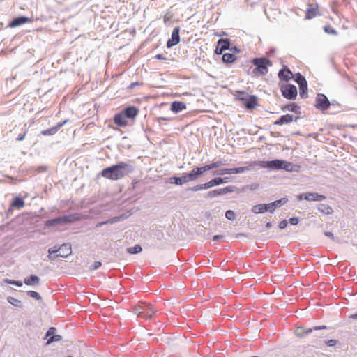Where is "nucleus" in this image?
Masks as SVG:
<instances>
[{"mask_svg": "<svg viewBox=\"0 0 357 357\" xmlns=\"http://www.w3.org/2000/svg\"><path fill=\"white\" fill-rule=\"evenodd\" d=\"M133 310L135 314L144 319L151 318L153 314L156 312L151 304L146 303H141L135 306Z\"/></svg>", "mask_w": 357, "mask_h": 357, "instance_id": "obj_5", "label": "nucleus"}, {"mask_svg": "<svg viewBox=\"0 0 357 357\" xmlns=\"http://www.w3.org/2000/svg\"><path fill=\"white\" fill-rule=\"evenodd\" d=\"M278 77L281 80L289 81L293 78V74L288 68L284 67L279 71Z\"/></svg>", "mask_w": 357, "mask_h": 357, "instance_id": "obj_17", "label": "nucleus"}, {"mask_svg": "<svg viewBox=\"0 0 357 357\" xmlns=\"http://www.w3.org/2000/svg\"><path fill=\"white\" fill-rule=\"evenodd\" d=\"M337 344V340H329L326 342V344L328 347H333Z\"/></svg>", "mask_w": 357, "mask_h": 357, "instance_id": "obj_48", "label": "nucleus"}, {"mask_svg": "<svg viewBox=\"0 0 357 357\" xmlns=\"http://www.w3.org/2000/svg\"><path fill=\"white\" fill-rule=\"evenodd\" d=\"M295 76V81L297 82L299 86L307 84L305 78L301 74L297 73Z\"/></svg>", "mask_w": 357, "mask_h": 357, "instance_id": "obj_30", "label": "nucleus"}, {"mask_svg": "<svg viewBox=\"0 0 357 357\" xmlns=\"http://www.w3.org/2000/svg\"><path fill=\"white\" fill-rule=\"evenodd\" d=\"M252 213H254L255 214L264 213V212L267 211L266 204H260L255 205L252 207Z\"/></svg>", "mask_w": 357, "mask_h": 357, "instance_id": "obj_25", "label": "nucleus"}, {"mask_svg": "<svg viewBox=\"0 0 357 357\" xmlns=\"http://www.w3.org/2000/svg\"><path fill=\"white\" fill-rule=\"evenodd\" d=\"M208 195L211 197L220 195V189L211 191V192H209Z\"/></svg>", "mask_w": 357, "mask_h": 357, "instance_id": "obj_46", "label": "nucleus"}, {"mask_svg": "<svg viewBox=\"0 0 357 357\" xmlns=\"http://www.w3.org/2000/svg\"><path fill=\"white\" fill-rule=\"evenodd\" d=\"M75 218L72 215L59 217L45 222V226L51 227L58 224H66L73 222Z\"/></svg>", "mask_w": 357, "mask_h": 357, "instance_id": "obj_9", "label": "nucleus"}, {"mask_svg": "<svg viewBox=\"0 0 357 357\" xmlns=\"http://www.w3.org/2000/svg\"><path fill=\"white\" fill-rule=\"evenodd\" d=\"M297 197H298V200H301V199H304V193L299 195Z\"/></svg>", "mask_w": 357, "mask_h": 357, "instance_id": "obj_57", "label": "nucleus"}, {"mask_svg": "<svg viewBox=\"0 0 357 357\" xmlns=\"http://www.w3.org/2000/svg\"><path fill=\"white\" fill-rule=\"evenodd\" d=\"M129 167L130 165L128 163L121 162L103 169L100 174L102 177L109 180H119L132 172V169H129Z\"/></svg>", "mask_w": 357, "mask_h": 357, "instance_id": "obj_1", "label": "nucleus"}, {"mask_svg": "<svg viewBox=\"0 0 357 357\" xmlns=\"http://www.w3.org/2000/svg\"><path fill=\"white\" fill-rule=\"evenodd\" d=\"M5 282L7 283V284H13V285H15V286H17V287H22V282L17 281V280H10V279H6L5 280Z\"/></svg>", "mask_w": 357, "mask_h": 357, "instance_id": "obj_40", "label": "nucleus"}, {"mask_svg": "<svg viewBox=\"0 0 357 357\" xmlns=\"http://www.w3.org/2000/svg\"><path fill=\"white\" fill-rule=\"evenodd\" d=\"M236 59V56L231 53H225L222 55V61L226 63H231Z\"/></svg>", "mask_w": 357, "mask_h": 357, "instance_id": "obj_26", "label": "nucleus"}, {"mask_svg": "<svg viewBox=\"0 0 357 357\" xmlns=\"http://www.w3.org/2000/svg\"><path fill=\"white\" fill-rule=\"evenodd\" d=\"M326 328V327L325 326H315L313 328H309L307 330H305L303 328H297L296 333L297 335L302 336L303 335H306L311 333L313 330H320L324 329Z\"/></svg>", "mask_w": 357, "mask_h": 357, "instance_id": "obj_22", "label": "nucleus"}, {"mask_svg": "<svg viewBox=\"0 0 357 357\" xmlns=\"http://www.w3.org/2000/svg\"><path fill=\"white\" fill-rule=\"evenodd\" d=\"M104 224H105V222H99V223L97 224L96 227H100V226H102Z\"/></svg>", "mask_w": 357, "mask_h": 357, "instance_id": "obj_61", "label": "nucleus"}, {"mask_svg": "<svg viewBox=\"0 0 357 357\" xmlns=\"http://www.w3.org/2000/svg\"><path fill=\"white\" fill-rule=\"evenodd\" d=\"M266 227H270V223H267Z\"/></svg>", "mask_w": 357, "mask_h": 357, "instance_id": "obj_62", "label": "nucleus"}, {"mask_svg": "<svg viewBox=\"0 0 357 357\" xmlns=\"http://www.w3.org/2000/svg\"><path fill=\"white\" fill-rule=\"evenodd\" d=\"M219 47H220V50H226L229 48L230 46V42L229 40L226 39H220L218 41V43Z\"/></svg>", "mask_w": 357, "mask_h": 357, "instance_id": "obj_28", "label": "nucleus"}, {"mask_svg": "<svg viewBox=\"0 0 357 357\" xmlns=\"http://www.w3.org/2000/svg\"><path fill=\"white\" fill-rule=\"evenodd\" d=\"M300 96L303 98L307 97V84L299 86Z\"/></svg>", "mask_w": 357, "mask_h": 357, "instance_id": "obj_33", "label": "nucleus"}, {"mask_svg": "<svg viewBox=\"0 0 357 357\" xmlns=\"http://www.w3.org/2000/svg\"><path fill=\"white\" fill-rule=\"evenodd\" d=\"M8 301L9 303H10L11 305L16 306V307H20L21 305V301L14 297H11V296L8 297Z\"/></svg>", "mask_w": 357, "mask_h": 357, "instance_id": "obj_37", "label": "nucleus"}, {"mask_svg": "<svg viewBox=\"0 0 357 357\" xmlns=\"http://www.w3.org/2000/svg\"><path fill=\"white\" fill-rule=\"evenodd\" d=\"M297 109H298L297 105L295 103H291V104L287 105L285 106V107L283 109V110L286 109L289 112H296Z\"/></svg>", "mask_w": 357, "mask_h": 357, "instance_id": "obj_38", "label": "nucleus"}, {"mask_svg": "<svg viewBox=\"0 0 357 357\" xmlns=\"http://www.w3.org/2000/svg\"><path fill=\"white\" fill-rule=\"evenodd\" d=\"M101 264H101V262H100V261H96V262L93 264V266H92V267H91V268H90V269H91V270H96V269L98 268L101 266Z\"/></svg>", "mask_w": 357, "mask_h": 357, "instance_id": "obj_50", "label": "nucleus"}, {"mask_svg": "<svg viewBox=\"0 0 357 357\" xmlns=\"http://www.w3.org/2000/svg\"><path fill=\"white\" fill-rule=\"evenodd\" d=\"M239 100L243 102L248 109H252L257 105V98L255 96L247 95L245 97H239Z\"/></svg>", "mask_w": 357, "mask_h": 357, "instance_id": "obj_10", "label": "nucleus"}, {"mask_svg": "<svg viewBox=\"0 0 357 357\" xmlns=\"http://www.w3.org/2000/svg\"><path fill=\"white\" fill-rule=\"evenodd\" d=\"M27 294L31 296V298H33L36 300H40L41 299V296H40V294L36 292V291H27Z\"/></svg>", "mask_w": 357, "mask_h": 357, "instance_id": "obj_41", "label": "nucleus"}, {"mask_svg": "<svg viewBox=\"0 0 357 357\" xmlns=\"http://www.w3.org/2000/svg\"><path fill=\"white\" fill-rule=\"evenodd\" d=\"M68 121V119H66L64 120L62 122H59L57 123L56 126L52 127V128H50L49 129H47V130H43L41 132V134L43 135H53L54 134H56L57 132V131L63 126L65 125L67 122Z\"/></svg>", "mask_w": 357, "mask_h": 357, "instance_id": "obj_16", "label": "nucleus"}, {"mask_svg": "<svg viewBox=\"0 0 357 357\" xmlns=\"http://www.w3.org/2000/svg\"><path fill=\"white\" fill-rule=\"evenodd\" d=\"M188 181L186 178L185 174L184 176H183L182 177L174 176V177L170 178V183L178 185H181L183 183H188Z\"/></svg>", "mask_w": 357, "mask_h": 357, "instance_id": "obj_23", "label": "nucleus"}, {"mask_svg": "<svg viewBox=\"0 0 357 357\" xmlns=\"http://www.w3.org/2000/svg\"><path fill=\"white\" fill-rule=\"evenodd\" d=\"M155 58H156V59H163V56H162V55H161V54H157V55L155 56Z\"/></svg>", "mask_w": 357, "mask_h": 357, "instance_id": "obj_60", "label": "nucleus"}, {"mask_svg": "<svg viewBox=\"0 0 357 357\" xmlns=\"http://www.w3.org/2000/svg\"><path fill=\"white\" fill-rule=\"evenodd\" d=\"M319 210L326 214H330L333 211L332 208L326 204H321L319 207Z\"/></svg>", "mask_w": 357, "mask_h": 357, "instance_id": "obj_35", "label": "nucleus"}, {"mask_svg": "<svg viewBox=\"0 0 357 357\" xmlns=\"http://www.w3.org/2000/svg\"><path fill=\"white\" fill-rule=\"evenodd\" d=\"M222 180L221 179L220 177H217L204 183V187H206V189H208L215 185L222 184Z\"/></svg>", "mask_w": 357, "mask_h": 357, "instance_id": "obj_27", "label": "nucleus"}, {"mask_svg": "<svg viewBox=\"0 0 357 357\" xmlns=\"http://www.w3.org/2000/svg\"><path fill=\"white\" fill-rule=\"evenodd\" d=\"M40 282V278L34 275L24 279V283L26 285H36Z\"/></svg>", "mask_w": 357, "mask_h": 357, "instance_id": "obj_24", "label": "nucleus"}, {"mask_svg": "<svg viewBox=\"0 0 357 357\" xmlns=\"http://www.w3.org/2000/svg\"><path fill=\"white\" fill-rule=\"evenodd\" d=\"M223 236L222 235H215L213 237V241H218L223 238Z\"/></svg>", "mask_w": 357, "mask_h": 357, "instance_id": "obj_54", "label": "nucleus"}, {"mask_svg": "<svg viewBox=\"0 0 357 357\" xmlns=\"http://www.w3.org/2000/svg\"><path fill=\"white\" fill-rule=\"evenodd\" d=\"M55 328L54 327H51L50 328H49V330L47 331V333H46V336H53L54 333H55Z\"/></svg>", "mask_w": 357, "mask_h": 357, "instance_id": "obj_47", "label": "nucleus"}, {"mask_svg": "<svg viewBox=\"0 0 357 357\" xmlns=\"http://www.w3.org/2000/svg\"><path fill=\"white\" fill-rule=\"evenodd\" d=\"M294 121V117L291 114H286L282 116L279 119L274 122V125L281 126L283 124H288Z\"/></svg>", "mask_w": 357, "mask_h": 357, "instance_id": "obj_20", "label": "nucleus"}, {"mask_svg": "<svg viewBox=\"0 0 357 357\" xmlns=\"http://www.w3.org/2000/svg\"><path fill=\"white\" fill-rule=\"evenodd\" d=\"M172 17L173 15L171 13H167L163 17L164 22L167 23L168 22L172 21Z\"/></svg>", "mask_w": 357, "mask_h": 357, "instance_id": "obj_44", "label": "nucleus"}, {"mask_svg": "<svg viewBox=\"0 0 357 357\" xmlns=\"http://www.w3.org/2000/svg\"><path fill=\"white\" fill-rule=\"evenodd\" d=\"M349 317L351 319H356L357 318V312L356 314L350 315Z\"/></svg>", "mask_w": 357, "mask_h": 357, "instance_id": "obj_59", "label": "nucleus"}, {"mask_svg": "<svg viewBox=\"0 0 357 357\" xmlns=\"http://www.w3.org/2000/svg\"><path fill=\"white\" fill-rule=\"evenodd\" d=\"M289 221V223L292 225H296L298 223V220L297 218H291Z\"/></svg>", "mask_w": 357, "mask_h": 357, "instance_id": "obj_49", "label": "nucleus"}, {"mask_svg": "<svg viewBox=\"0 0 357 357\" xmlns=\"http://www.w3.org/2000/svg\"><path fill=\"white\" fill-rule=\"evenodd\" d=\"M325 235L331 238H333V234L331 232H326Z\"/></svg>", "mask_w": 357, "mask_h": 357, "instance_id": "obj_56", "label": "nucleus"}, {"mask_svg": "<svg viewBox=\"0 0 357 357\" xmlns=\"http://www.w3.org/2000/svg\"><path fill=\"white\" fill-rule=\"evenodd\" d=\"M142 247L139 245H136L134 247L127 248V251L130 254H137L142 251Z\"/></svg>", "mask_w": 357, "mask_h": 357, "instance_id": "obj_34", "label": "nucleus"}, {"mask_svg": "<svg viewBox=\"0 0 357 357\" xmlns=\"http://www.w3.org/2000/svg\"><path fill=\"white\" fill-rule=\"evenodd\" d=\"M264 163V165H261V167H267L273 169H282L287 171H292L293 165L291 162L284 160H275L265 162Z\"/></svg>", "mask_w": 357, "mask_h": 357, "instance_id": "obj_6", "label": "nucleus"}, {"mask_svg": "<svg viewBox=\"0 0 357 357\" xmlns=\"http://www.w3.org/2000/svg\"><path fill=\"white\" fill-rule=\"evenodd\" d=\"M204 189H206V187H204V184L197 185L192 187L191 188V190H192V191H198V190H204Z\"/></svg>", "mask_w": 357, "mask_h": 357, "instance_id": "obj_45", "label": "nucleus"}, {"mask_svg": "<svg viewBox=\"0 0 357 357\" xmlns=\"http://www.w3.org/2000/svg\"><path fill=\"white\" fill-rule=\"evenodd\" d=\"M139 85H140V84L139 82H132L129 86V89H133L135 86H139Z\"/></svg>", "mask_w": 357, "mask_h": 357, "instance_id": "obj_55", "label": "nucleus"}, {"mask_svg": "<svg viewBox=\"0 0 357 357\" xmlns=\"http://www.w3.org/2000/svg\"><path fill=\"white\" fill-rule=\"evenodd\" d=\"M48 257L51 260H53L58 257H67L72 253L71 245L69 243H63L58 249H56V247L50 248L48 250Z\"/></svg>", "mask_w": 357, "mask_h": 357, "instance_id": "obj_4", "label": "nucleus"}, {"mask_svg": "<svg viewBox=\"0 0 357 357\" xmlns=\"http://www.w3.org/2000/svg\"><path fill=\"white\" fill-rule=\"evenodd\" d=\"M139 110L134 106L126 107L122 112L117 113L114 116V122L116 126L125 128L129 125L130 120L133 121L138 115Z\"/></svg>", "mask_w": 357, "mask_h": 357, "instance_id": "obj_2", "label": "nucleus"}, {"mask_svg": "<svg viewBox=\"0 0 357 357\" xmlns=\"http://www.w3.org/2000/svg\"><path fill=\"white\" fill-rule=\"evenodd\" d=\"M319 15V6L317 4L309 3L305 12V19L310 20Z\"/></svg>", "mask_w": 357, "mask_h": 357, "instance_id": "obj_12", "label": "nucleus"}, {"mask_svg": "<svg viewBox=\"0 0 357 357\" xmlns=\"http://www.w3.org/2000/svg\"><path fill=\"white\" fill-rule=\"evenodd\" d=\"M221 179L222 180V183H227L228 181V178L227 177L221 178Z\"/></svg>", "mask_w": 357, "mask_h": 357, "instance_id": "obj_58", "label": "nucleus"}, {"mask_svg": "<svg viewBox=\"0 0 357 357\" xmlns=\"http://www.w3.org/2000/svg\"><path fill=\"white\" fill-rule=\"evenodd\" d=\"M223 51H224L223 50H220V47H219L218 45L217 44V46L215 50V53L216 54H222Z\"/></svg>", "mask_w": 357, "mask_h": 357, "instance_id": "obj_53", "label": "nucleus"}, {"mask_svg": "<svg viewBox=\"0 0 357 357\" xmlns=\"http://www.w3.org/2000/svg\"><path fill=\"white\" fill-rule=\"evenodd\" d=\"M251 62L256 66L253 70L256 75H266L268 72V67L273 65L272 61L266 57L254 58Z\"/></svg>", "mask_w": 357, "mask_h": 357, "instance_id": "obj_3", "label": "nucleus"}, {"mask_svg": "<svg viewBox=\"0 0 357 357\" xmlns=\"http://www.w3.org/2000/svg\"><path fill=\"white\" fill-rule=\"evenodd\" d=\"M206 171L205 166L195 167L190 173L186 174L185 176L188 182H190L197 179V178L202 176Z\"/></svg>", "mask_w": 357, "mask_h": 357, "instance_id": "obj_11", "label": "nucleus"}, {"mask_svg": "<svg viewBox=\"0 0 357 357\" xmlns=\"http://www.w3.org/2000/svg\"><path fill=\"white\" fill-rule=\"evenodd\" d=\"M179 31H180L179 27H175L174 29V30L172 31V35H171V38L169 39V40L167 43V46L168 47L174 46L179 43V41H180Z\"/></svg>", "mask_w": 357, "mask_h": 357, "instance_id": "obj_13", "label": "nucleus"}, {"mask_svg": "<svg viewBox=\"0 0 357 357\" xmlns=\"http://www.w3.org/2000/svg\"><path fill=\"white\" fill-rule=\"evenodd\" d=\"M11 206L17 208H22L24 206V202L20 197H15L11 204Z\"/></svg>", "mask_w": 357, "mask_h": 357, "instance_id": "obj_29", "label": "nucleus"}, {"mask_svg": "<svg viewBox=\"0 0 357 357\" xmlns=\"http://www.w3.org/2000/svg\"><path fill=\"white\" fill-rule=\"evenodd\" d=\"M250 167H236V168H230V169H222L219 172L218 174H240L244 172L246 170H248Z\"/></svg>", "mask_w": 357, "mask_h": 357, "instance_id": "obj_14", "label": "nucleus"}, {"mask_svg": "<svg viewBox=\"0 0 357 357\" xmlns=\"http://www.w3.org/2000/svg\"><path fill=\"white\" fill-rule=\"evenodd\" d=\"M222 165V163L221 161H217V162H213L211 164L205 165V168H206V171H208V170H211L212 169L218 167H220Z\"/></svg>", "mask_w": 357, "mask_h": 357, "instance_id": "obj_36", "label": "nucleus"}, {"mask_svg": "<svg viewBox=\"0 0 357 357\" xmlns=\"http://www.w3.org/2000/svg\"><path fill=\"white\" fill-rule=\"evenodd\" d=\"M287 202V198H282L280 199L276 200L273 202L266 204L267 211L273 212L276 208L280 207L282 204L286 203Z\"/></svg>", "mask_w": 357, "mask_h": 357, "instance_id": "obj_18", "label": "nucleus"}, {"mask_svg": "<svg viewBox=\"0 0 357 357\" xmlns=\"http://www.w3.org/2000/svg\"><path fill=\"white\" fill-rule=\"evenodd\" d=\"M326 199V196L319 195L316 192L304 193V199L307 201H321Z\"/></svg>", "mask_w": 357, "mask_h": 357, "instance_id": "obj_19", "label": "nucleus"}, {"mask_svg": "<svg viewBox=\"0 0 357 357\" xmlns=\"http://www.w3.org/2000/svg\"><path fill=\"white\" fill-rule=\"evenodd\" d=\"M324 30L325 33L331 35L336 36L337 35V32L336 30L330 24H326L324 27Z\"/></svg>", "mask_w": 357, "mask_h": 357, "instance_id": "obj_32", "label": "nucleus"}, {"mask_svg": "<svg viewBox=\"0 0 357 357\" xmlns=\"http://www.w3.org/2000/svg\"><path fill=\"white\" fill-rule=\"evenodd\" d=\"M287 220H284L280 222L279 227L280 229H284L287 227Z\"/></svg>", "mask_w": 357, "mask_h": 357, "instance_id": "obj_51", "label": "nucleus"}, {"mask_svg": "<svg viewBox=\"0 0 357 357\" xmlns=\"http://www.w3.org/2000/svg\"><path fill=\"white\" fill-rule=\"evenodd\" d=\"M281 92L284 98L289 100L295 99L298 93L296 87L292 84L282 86Z\"/></svg>", "mask_w": 357, "mask_h": 357, "instance_id": "obj_7", "label": "nucleus"}, {"mask_svg": "<svg viewBox=\"0 0 357 357\" xmlns=\"http://www.w3.org/2000/svg\"><path fill=\"white\" fill-rule=\"evenodd\" d=\"M295 76V81L297 82L299 86L307 84L305 78L301 74L297 73Z\"/></svg>", "mask_w": 357, "mask_h": 357, "instance_id": "obj_31", "label": "nucleus"}, {"mask_svg": "<svg viewBox=\"0 0 357 357\" xmlns=\"http://www.w3.org/2000/svg\"><path fill=\"white\" fill-rule=\"evenodd\" d=\"M225 217L230 220H234L235 219V213L233 211L228 210L225 213Z\"/></svg>", "mask_w": 357, "mask_h": 357, "instance_id": "obj_42", "label": "nucleus"}, {"mask_svg": "<svg viewBox=\"0 0 357 357\" xmlns=\"http://www.w3.org/2000/svg\"><path fill=\"white\" fill-rule=\"evenodd\" d=\"M186 109L184 102L180 101H174L171 104V110L174 113L180 112Z\"/></svg>", "mask_w": 357, "mask_h": 357, "instance_id": "obj_21", "label": "nucleus"}, {"mask_svg": "<svg viewBox=\"0 0 357 357\" xmlns=\"http://www.w3.org/2000/svg\"><path fill=\"white\" fill-rule=\"evenodd\" d=\"M234 191V188L232 186H227L222 189H220V195L231 192Z\"/></svg>", "mask_w": 357, "mask_h": 357, "instance_id": "obj_43", "label": "nucleus"}, {"mask_svg": "<svg viewBox=\"0 0 357 357\" xmlns=\"http://www.w3.org/2000/svg\"><path fill=\"white\" fill-rule=\"evenodd\" d=\"M61 340V336L59 335H54L53 336L50 337L47 342V344H50L53 342L59 341Z\"/></svg>", "mask_w": 357, "mask_h": 357, "instance_id": "obj_39", "label": "nucleus"}, {"mask_svg": "<svg viewBox=\"0 0 357 357\" xmlns=\"http://www.w3.org/2000/svg\"><path fill=\"white\" fill-rule=\"evenodd\" d=\"M330 102L327 97L322 93H319L315 100V107L319 110H326L330 107Z\"/></svg>", "mask_w": 357, "mask_h": 357, "instance_id": "obj_8", "label": "nucleus"}, {"mask_svg": "<svg viewBox=\"0 0 357 357\" xmlns=\"http://www.w3.org/2000/svg\"><path fill=\"white\" fill-rule=\"evenodd\" d=\"M26 135V131H24V133L20 134L17 138V140L22 141L25 138V136Z\"/></svg>", "mask_w": 357, "mask_h": 357, "instance_id": "obj_52", "label": "nucleus"}, {"mask_svg": "<svg viewBox=\"0 0 357 357\" xmlns=\"http://www.w3.org/2000/svg\"><path fill=\"white\" fill-rule=\"evenodd\" d=\"M32 20L26 17H20L13 19L8 24L10 28H15L21 26L25 23L31 22Z\"/></svg>", "mask_w": 357, "mask_h": 357, "instance_id": "obj_15", "label": "nucleus"}]
</instances>
